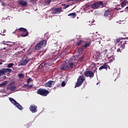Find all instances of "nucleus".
Listing matches in <instances>:
<instances>
[{"label":"nucleus","instance_id":"2","mask_svg":"<svg viewBox=\"0 0 128 128\" xmlns=\"http://www.w3.org/2000/svg\"><path fill=\"white\" fill-rule=\"evenodd\" d=\"M37 94H38L42 96H46L50 94V91H48V90H46V89L40 88L38 90Z\"/></svg>","mask_w":128,"mask_h":128},{"label":"nucleus","instance_id":"56","mask_svg":"<svg viewBox=\"0 0 128 128\" xmlns=\"http://www.w3.org/2000/svg\"><path fill=\"white\" fill-rule=\"evenodd\" d=\"M95 70H96V68H95Z\"/></svg>","mask_w":128,"mask_h":128},{"label":"nucleus","instance_id":"23","mask_svg":"<svg viewBox=\"0 0 128 128\" xmlns=\"http://www.w3.org/2000/svg\"><path fill=\"white\" fill-rule=\"evenodd\" d=\"M68 16H72V18H76V13L73 12L68 14Z\"/></svg>","mask_w":128,"mask_h":128},{"label":"nucleus","instance_id":"41","mask_svg":"<svg viewBox=\"0 0 128 128\" xmlns=\"http://www.w3.org/2000/svg\"><path fill=\"white\" fill-rule=\"evenodd\" d=\"M116 10H122V8H118V7H116Z\"/></svg>","mask_w":128,"mask_h":128},{"label":"nucleus","instance_id":"17","mask_svg":"<svg viewBox=\"0 0 128 128\" xmlns=\"http://www.w3.org/2000/svg\"><path fill=\"white\" fill-rule=\"evenodd\" d=\"M18 30H19L20 32H28V30L24 28H20L18 30H16V32H18Z\"/></svg>","mask_w":128,"mask_h":128},{"label":"nucleus","instance_id":"13","mask_svg":"<svg viewBox=\"0 0 128 128\" xmlns=\"http://www.w3.org/2000/svg\"><path fill=\"white\" fill-rule=\"evenodd\" d=\"M126 4H128V0H124V1L120 4V6H121V8H124Z\"/></svg>","mask_w":128,"mask_h":128},{"label":"nucleus","instance_id":"28","mask_svg":"<svg viewBox=\"0 0 128 128\" xmlns=\"http://www.w3.org/2000/svg\"><path fill=\"white\" fill-rule=\"evenodd\" d=\"M14 63H10L9 64H8L7 68H12V66H14Z\"/></svg>","mask_w":128,"mask_h":128},{"label":"nucleus","instance_id":"26","mask_svg":"<svg viewBox=\"0 0 128 128\" xmlns=\"http://www.w3.org/2000/svg\"><path fill=\"white\" fill-rule=\"evenodd\" d=\"M84 48L83 46H82L81 47H80L78 50V52H80V53L82 52V50H84Z\"/></svg>","mask_w":128,"mask_h":128},{"label":"nucleus","instance_id":"49","mask_svg":"<svg viewBox=\"0 0 128 128\" xmlns=\"http://www.w3.org/2000/svg\"><path fill=\"white\" fill-rule=\"evenodd\" d=\"M25 126H26L27 128H28L29 127L28 124H26Z\"/></svg>","mask_w":128,"mask_h":128},{"label":"nucleus","instance_id":"45","mask_svg":"<svg viewBox=\"0 0 128 128\" xmlns=\"http://www.w3.org/2000/svg\"><path fill=\"white\" fill-rule=\"evenodd\" d=\"M92 24L94 26V24H96V21H92Z\"/></svg>","mask_w":128,"mask_h":128},{"label":"nucleus","instance_id":"5","mask_svg":"<svg viewBox=\"0 0 128 128\" xmlns=\"http://www.w3.org/2000/svg\"><path fill=\"white\" fill-rule=\"evenodd\" d=\"M84 74L86 78H94V72L90 70L85 71Z\"/></svg>","mask_w":128,"mask_h":128},{"label":"nucleus","instance_id":"12","mask_svg":"<svg viewBox=\"0 0 128 128\" xmlns=\"http://www.w3.org/2000/svg\"><path fill=\"white\" fill-rule=\"evenodd\" d=\"M68 68V66L66 64V62H65L64 64H62L61 66H60V70H66Z\"/></svg>","mask_w":128,"mask_h":128},{"label":"nucleus","instance_id":"15","mask_svg":"<svg viewBox=\"0 0 128 128\" xmlns=\"http://www.w3.org/2000/svg\"><path fill=\"white\" fill-rule=\"evenodd\" d=\"M18 4L20 6H28V3L22 0H20Z\"/></svg>","mask_w":128,"mask_h":128},{"label":"nucleus","instance_id":"37","mask_svg":"<svg viewBox=\"0 0 128 128\" xmlns=\"http://www.w3.org/2000/svg\"><path fill=\"white\" fill-rule=\"evenodd\" d=\"M2 74H4V70L2 69L0 70V76H2Z\"/></svg>","mask_w":128,"mask_h":128},{"label":"nucleus","instance_id":"16","mask_svg":"<svg viewBox=\"0 0 128 128\" xmlns=\"http://www.w3.org/2000/svg\"><path fill=\"white\" fill-rule=\"evenodd\" d=\"M108 65L106 64V63H104L102 66H101L100 68H99V70H104V69H105V70H106V68H108Z\"/></svg>","mask_w":128,"mask_h":128},{"label":"nucleus","instance_id":"33","mask_svg":"<svg viewBox=\"0 0 128 128\" xmlns=\"http://www.w3.org/2000/svg\"><path fill=\"white\" fill-rule=\"evenodd\" d=\"M122 38H117L116 40V42H122Z\"/></svg>","mask_w":128,"mask_h":128},{"label":"nucleus","instance_id":"20","mask_svg":"<svg viewBox=\"0 0 128 128\" xmlns=\"http://www.w3.org/2000/svg\"><path fill=\"white\" fill-rule=\"evenodd\" d=\"M83 44H84L82 46L84 47V48H88V46H90V42H85Z\"/></svg>","mask_w":128,"mask_h":128},{"label":"nucleus","instance_id":"42","mask_svg":"<svg viewBox=\"0 0 128 128\" xmlns=\"http://www.w3.org/2000/svg\"><path fill=\"white\" fill-rule=\"evenodd\" d=\"M103 52H104V54H108V50H103Z\"/></svg>","mask_w":128,"mask_h":128},{"label":"nucleus","instance_id":"11","mask_svg":"<svg viewBox=\"0 0 128 128\" xmlns=\"http://www.w3.org/2000/svg\"><path fill=\"white\" fill-rule=\"evenodd\" d=\"M104 2H102L100 1L96 2V8H104Z\"/></svg>","mask_w":128,"mask_h":128},{"label":"nucleus","instance_id":"38","mask_svg":"<svg viewBox=\"0 0 128 128\" xmlns=\"http://www.w3.org/2000/svg\"><path fill=\"white\" fill-rule=\"evenodd\" d=\"M61 85H62V86H66V82L64 81H63L62 82Z\"/></svg>","mask_w":128,"mask_h":128},{"label":"nucleus","instance_id":"18","mask_svg":"<svg viewBox=\"0 0 128 128\" xmlns=\"http://www.w3.org/2000/svg\"><path fill=\"white\" fill-rule=\"evenodd\" d=\"M9 100H10V102H12V104H14V106H16V104H18V102H16L14 99L12 98H9Z\"/></svg>","mask_w":128,"mask_h":128},{"label":"nucleus","instance_id":"35","mask_svg":"<svg viewBox=\"0 0 128 128\" xmlns=\"http://www.w3.org/2000/svg\"><path fill=\"white\" fill-rule=\"evenodd\" d=\"M84 56H82L80 58L79 61L80 62H82V60H84Z\"/></svg>","mask_w":128,"mask_h":128},{"label":"nucleus","instance_id":"50","mask_svg":"<svg viewBox=\"0 0 128 128\" xmlns=\"http://www.w3.org/2000/svg\"><path fill=\"white\" fill-rule=\"evenodd\" d=\"M0 66L2 64V60H0Z\"/></svg>","mask_w":128,"mask_h":128},{"label":"nucleus","instance_id":"44","mask_svg":"<svg viewBox=\"0 0 128 128\" xmlns=\"http://www.w3.org/2000/svg\"><path fill=\"white\" fill-rule=\"evenodd\" d=\"M1 32H2V33L4 34V32H6V30H1Z\"/></svg>","mask_w":128,"mask_h":128},{"label":"nucleus","instance_id":"25","mask_svg":"<svg viewBox=\"0 0 128 128\" xmlns=\"http://www.w3.org/2000/svg\"><path fill=\"white\" fill-rule=\"evenodd\" d=\"M84 42L80 40L78 42H77L76 44L77 46H80V44H84Z\"/></svg>","mask_w":128,"mask_h":128},{"label":"nucleus","instance_id":"10","mask_svg":"<svg viewBox=\"0 0 128 128\" xmlns=\"http://www.w3.org/2000/svg\"><path fill=\"white\" fill-rule=\"evenodd\" d=\"M112 9L108 8V9L105 10L104 12V16H108L110 14H112Z\"/></svg>","mask_w":128,"mask_h":128},{"label":"nucleus","instance_id":"6","mask_svg":"<svg viewBox=\"0 0 128 128\" xmlns=\"http://www.w3.org/2000/svg\"><path fill=\"white\" fill-rule=\"evenodd\" d=\"M56 82L54 81L49 80L44 84L45 88H52Z\"/></svg>","mask_w":128,"mask_h":128},{"label":"nucleus","instance_id":"27","mask_svg":"<svg viewBox=\"0 0 128 128\" xmlns=\"http://www.w3.org/2000/svg\"><path fill=\"white\" fill-rule=\"evenodd\" d=\"M50 2H52V0H48L45 1L44 4H46L47 6H48L50 4Z\"/></svg>","mask_w":128,"mask_h":128},{"label":"nucleus","instance_id":"7","mask_svg":"<svg viewBox=\"0 0 128 128\" xmlns=\"http://www.w3.org/2000/svg\"><path fill=\"white\" fill-rule=\"evenodd\" d=\"M126 42H128L125 40L120 41L119 44V46L122 48V50H124L126 48V44H128V43Z\"/></svg>","mask_w":128,"mask_h":128},{"label":"nucleus","instance_id":"31","mask_svg":"<svg viewBox=\"0 0 128 128\" xmlns=\"http://www.w3.org/2000/svg\"><path fill=\"white\" fill-rule=\"evenodd\" d=\"M10 90H12V92H14V90H16V86H12L10 87Z\"/></svg>","mask_w":128,"mask_h":128},{"label":"nucleus","instance_id":"22","mask_svg":"<svg viewBox=\"0 0 128 128\" xmlns=\"http://www.w3.org/2000/svg\"><path fill=\"white\" fill-rule=\"evenodd\" d=\"M28 36V32L26 31V32H24L21 34V36Z\"/></svg>","mask_w":128,"mask_h":128},{"label":"nucleus","instance_id":"14","mask_svg":"<svg viewBox=\"0 0 128 128\" xmlns=\"http://www.w3.org/2000/svg\"><path fill=\"white\" fill-rule=\"evenodd\" d=\"M3 70V72L4 73V74H10L12 72V70L10 68H3L2 69Z\"/></svg>","mask_w":128,"mask_h":128},{"label":"nucleus","instance_id":"46","mask_svg":"<svg viewBox=\"0 0 128 128\" xmlns=\"http://www.w3.org/2000/svg\"><path fill=\"white\" fill-rule=\"evenodd\" d=\"M2 6H6V4H5L4 2H2Z\"/></svg>","mask_w":128,"mask_h":128},{"label":"nucleus","instance_id":"43","mask_svg":"<svg viewBox=\"0 0 128 128\" xmlns=\"http://www.w3.org/2000/svg\"><path fill=\"white\" fill-rule=\"evenodd\" d=\"M32 88V85H28L27 88Z\"/></svg>","mask_w":128,"mask_h":128},{"label":"nucleus","instance_id":"24","mask_svg":"<svg viewBox=\"0 0 128 128\" xmlns=\"http://www.w3.org/2000/svg\"><path fill=\"white\" fill-rule=\"evenodd\" d=\"M8 84V81H5L4 82L0 84V88H2V86H6Z\"/></svg>","mask_w":128,"mask_h":128},{"label":"nucleus","instance_id":"8","mask_svg":"<svg viewBox=\"0 0 128 128\" xmlns=\"http://www.w3.org/2000/svg\"><path fill=\"white\" fill-rule=\"evenodd\" d=\"M30 60V58L28 57L26 58V59L22 60L20 62H19L20 66H26L28 62Z\"/></svg>","mask_w":128,"mask_h":128},{"label":"nucleus","instance_id":"55","mask_svg":"<svg viewBox=\"0 0 128 128\" xmlns=\"http://www.w3.org/2000/svg\"><path fill=\"white\" fill-rule=\"evenodd\" d=\"M112 58V56H110V58Z\"/></svg>","mask_w":128,"mask_h":128},{"label":"nucleus","instance_id":"47","mask_svg":"<svg viewBox=\"0 0 128 128\" xmlns=\"http://www.w3.org/2000/svg\"><path fill=\"white\" fill-rule=\"evenodd\" d=\"M74 2H78V0H68V2H74Z\"/></svg>","mask_w":128,"mask_h":128},{"label":"nucleus","instance_id":"9","mask_svg":"<svg viewBox=\"0 0 128 128\" xmlns=\"http://www.w3.org/2000/svg\"><path fill=\"white\" fill-rule=\"evenodd\" d=\"M38 108V106H36L32 104L30 106V110L32 112L34 113L36 112H38V110L36 109Z\"/></svg>","mask_w":128,"mask_h":128},{"label":"nucleus","instance_id":"36","mask_svg":"<svg viewBox=\"0 0 128 128\" xmlns=\"http://www.w3.org/2000/svg\"><path fill=\"white\" fill-rule=\"evenodd\" d=\"M122 48L120 46V48L117 50L116 52H122Z\"/></svg>","mask_w":128,"mask_h":128},{"label":"nucleus","instance_id":"51","mask_svg":"<svg viewBox=\"0 0 128 128\" xmlns=\"http://www.w3.org/2000/svg\"><path fill=\"white\" fill-rule=\"evenodd\" d=\"M111 60H112H112H114V57H112V58L111 59Z\"/></svg>","mask_w":128,"mask_h":128},{"label":"nucleus","instance_id":"57","mask_svg":"<svg viewBox=\"0 0 128 128\" xmlns=\"http://www.w3.org/2000/svg\"><path fill=\"white\" fill-rule=\"evenodd\" d=\"M4 78H6V77H4Z\"/></svg>","mask_w":128,"mask_h":128},{"label":"nucleus","instance_id":"3","mask_svg":"<svg viewBox=\"0 0 128 128\" xmlns=\"http://www.w3.org/2000/svg\"><path fill=\"white\" fill-rule=\"evenodd\" d=\"M84 80H86V77L84 76H80L77 80V82L75 86V88H78V86H80V85L82 84V83Z\"/></svg>","mask_w":128,"mask_h":128},{"label":"nucleus","instance_id":"34","mask_svg":"<svg viewBox=\"0 0 128 128\" xmlns=\"http://www.w3.org/2000/svg\"><path fill=\"white\" fill-rule=\"evenodd\" d=\"M69 66H70V68H74V63L70 64Z\"/></svg>","mask_w":128,"mask_h":128},{"label":"nucleus","instance_id":"53","mask_svg":"<svg viewBox=\"0 0 128 128\" xmlns=\"http://www.w3.org/2000/svg\"><path fill=\"white\" fill-rule=\"evenodd\" d=\"M2 36H6V34H2Z\"/></svg>","mask_w":128,"mask_h":128},{"label":"nucleus","instance_id":"39","mask_svg":"<svg viewBox=\"0 0 128 128\" xmlns=\"http://www.w3.org/2000/svg\"><path fill=\"white\" fill-rule=\"evenodd\" d=\"M29 84H30V83L27 82V84H26L24 85V88H28V87Z\"/></svg>","mask_w":128,"mask_h":128},{"label":"nucleus","instance_id":"32","mask_svg":"<svg viewBox=\"0 0 128 128\" xmlns=\"http://www.w3.org/2000/svg\"><path fill=\"white\" fill-rule=\"evenodd\" d=\"M62 6H64V8H68L70 6V5L68 4L66 5V4H62Z\"/></svg>","mask_w":128,"mask_h":128},{"label":"nucleus","instance_id":"54","mask_svg":"<svg viewBox=\"0 0 128 128\" xmlns=\"http://www.w3.org/2000/svg\"><path fill=\"white\" fill-rule=\"evenodd\" d=\"M60 86V84H58L57 85V86L58 87V86Z\"/></svg>","mask_w":128,"mask_h":128},{"label":"nucleus","instance_id":"1","mask_svg":"<svg viewBox=\"0 0 128 128\" xmlns=\"http://www.w3.org/2000/svg\"><path fill=\"white\" fill-rule=\"evenodd\" d=\"M46 46V40H42L39 42L35 46V50H40L42 48Z\"/></svg>","mask_w":128,"mask_h":128},{"label":"nucleus","instance_id":"21","mask_svg":"<svg viewBox=\"0 0 128 128\" xmlns=\"http://www.w3.org/2000/svg\"><path fill=\"white\" fill-rule=\"evenodd\" d=\"M44 66H46V64L44 63L41 64L38 66V70L42 72V68H44Z\"/></svg>","mask_w":128,"mask_h":128},{"label":"nucleus","instance_id":"52","mask_svg":"<svg viewBox=\"0 0 128 128\" xmlns=\"http://www.w3.org/2000/svg\"><path fill=\"white\" fill-rule=\"evenodd\" d=\"M98 84H100V82H98L97 83H96V85L98 86Z\"/></svg>","mask_w":128,"mask_h":128},{"label":"nucleus","instance_id":"19","mask_svg":"<svg viewBox=\"0 0 128 128\" xmlns=\"http://www.w3.org/2000/svg\"><path fill=\"white\" fill-rule=\"evenodd\" d=\"M15 106L16 108H18V110H22V105H20L18 102H17V103L15 105Z\"/></svg>","mask_w":128,"mask_h":128},{"label":"nucleus","instance_id":"30","mask_svg":"<svg viewBox=\"0 0 128 128\" xmlns=\"http://www.w3.org/2000/svg\"><path fill=\"white\" fill-rule=\"evenodd\" d=\"M18 76H19V78H24V75L22 74H20L18 75Z\"/></svg>","mask_w":128,"mask_h":128},{"label":"nucleus","instance_id":"40","mask_svg":"<svg viewBox=\"0 0 128 128\" xmlns=\"http://www.w3.org/2000/svg\"><path fill=\"white\" fill-rule=\"evenodd\" d=\"M32 80V78H28V80H27V82L28 83V84H30V81Z\"/></svg>","mask_w":128,"mask_h":128},{"label":"nucleus","instance_id":"29","mask_svg":"<svg viewBox=\"0 0 128 128\" xmlns=\"http://www.w3.org/2000/svg\"><path fill=\"white\" fill-rule=\"evenodd\" d=\"M92 8H94V10L96 9V2H95L92 6Z\"/></svg>","mask_w":128,"mask_h":128},{"label":"nucleus","instance_id":"4","mask_svg":"<svg viewBox=\"0 0 128 128\" xmlns=\"http://www.w3.org/2000/svg\"><path fill=\"white\" fill-rule=\"evenodd\" d=\"M62 12V7L56 8L51 10V14H59Z\"/></svg>","mask_w":128,"mask_h":128},{"label":"nucleus","instance_id":"48","mask_svg":"<svg viewBox=\"0 0 128 128\" xmlns=\"http://www.w3.org/2000/svg\"><path fill=\"white\" fill-rule=\"evenodd\" d=\"M30 0V2H32L38 1V0Z\"/></svg>","mask_w":128,"mask_h":128}]
</instances>
